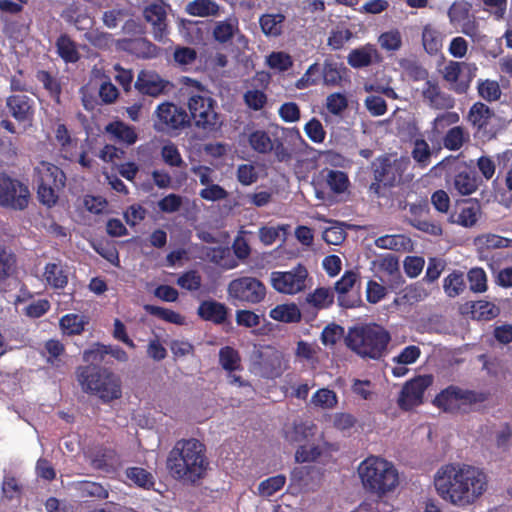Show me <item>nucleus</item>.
<instances>
[{"label": "nucleus", "instance_id": "nucleus-52", "mask_svg": "<svg viewBox=\"0 0 512 512\" xmlns=\"http://www.w3.org/2000/svg\"><path fill=\"white\" fill-rule=\"evenodd\" d=\"M60 326L68 335H79L84 331L85 321L77 314H66L60 319Z\"/></svg>", "mask_w": 512, "mask_h": 512}, {"label": "nucleus", "instance_id": "nucleus-4", "mask_svg": "<svg viewBox=\"0 0 512 512\" xmlns=\"http://www.w3.org/2000/svg\"><path fill=\"white\" fill-rule=\"evenodd\" d=\"M347 347L364 359L380 360L386 355L390 333L376 323L360 324L349 329Z\"/></svg>", "mask_w": 512, "mask_h": 512}, {"label": "nucleus", "instance_id": "nucleus-46", "mask_svg": "<svg viewBox=\"0 0 512 512\" xmlns=\"http://www.w3.org/2000/svg\"><path fill=\"white\" fill-rule=\"evenodd\" d=\"M471 7V4L464 0L453 2L447 11L450 24L458 25L468 20Z\"/></svg>", "mask_w": 512, "mask_h": 512}, {"label": "nucleus", "instance_id": "nucleus-38", "mask_svg": "<svg viewBox=\"0 0 512 512\" xmlns=\"http://www.w3.org/2000/svg\"><path fill=\"white\" fill-rule=\"evenodd\" d=\"M118 461V455L115 449L102 447L95 451L91 457V465L97 470L108 471Z\"/></svg>", "mask_w": 512, "mask_h": 512}, {"label": "nucleus", "instance_id": "nucleus-17", "mask_svg": "<svg viewBox=\"0 0 512 512\" xmlns=\"http://www.w3.org/2000/svg\"><path fill=\"white\" fill-rule=\"evenodd\" d=\"M143 17L151 25L154 40L163 42L169 34L167 12L163 3L153 2L143 10Z\"/></svg>", "mask_w": 512, "mask_h": 512}, {"label": "nucleus", "instance_id": "nucleus-33", "mask_svg": "<svg viewBox=\"0 0 512 512\" xmlns=\"http://www.w3.org/2000/svg\"><path fill=\"white\" fill-rule=\"evenodd\" d=\"M285 16L281 13H266L260 19V27L266 36L277 37L282 34Z\"/></svg>", "mask_w": 512, "mask_h": 512}, {"label": "nucleus", "instance_id": "nucleus-48", "mask_svg": "<svg viewBox=\"0 0 512 512\" xmlns=\"http://www.w3.org/2000/svg\"><path fill=\"white\" fill-rule=\"evenodd\" d=\"M85 38L92 46L100 50H109L114 43L112 34L99 29L86 32Z\"/></svg>", "mask_w": 512, "mask_h": 512}, {"label": "nucleus", "instance_id": "nucleus-26", "mask_svg": "<svg viewBox=\"0 0 512 512\" xmlns=\"http://www.w3.org/2000/svg\"><path fill=\"white\" fill-rule=\"evenodd\" d=\"M495 116L494 111L483 102H475L469 109L467 121L477 132L486 130L490 120Z\"/></svg>", "mask_w": 512, "mask_h": 512}, {"label": "nucleus", "instance_id": "nucleus-28", "mask_svg": "<svg viewBox=\"0 0 512 512\" xmlns=\"http://www.w3.org/2000/svg\"><path fill=\"white\" fill-rule=\"evenodd\" d=\"M378 57V52L373 45H365L350 51L347 62L352 68H363L372 64L373 58Z\"/></svg>", "mask_w": 512, "mask_h": 512}, {"label": "nucleus", "instance_id": "nucleus-37", "mask_svg": "<svg viewBox=\"0 0 512 512\" xmlns=\"http://www.w3.org/2000/svg\"><path fill=\"white\" fill-rule=\"evenodd\" d=\"M17 269V257L11 249L0 245V284L6 282Z\"/></svg>", "mask_w": 512, "mask_h": 512}, {"label": "nucleus", "instance_id": "nucleus-60", "mask_svg": "<svg viewBox=\"0 0 512 512\" xmlns=\"http://www.w3.org/2000/svg\"><path fill=\"white\" fill-rule=\"evenodd\" d=\"M476 243L486 248H508L512 247V239L496 234H484L476 238Z\"/></svg>", "mask_w": 512, "mask_h": 512}, {"label": "nucleus", "instance_id": "nucleus-6", "mask_svg": "<svg viewBox=\"0 0 512 512\" xmlns=\"http://www.w3.org/2000/svg\"><path fill=\"white\" fill-rule=\"evenodd\" d=\"M432 170L445 172L447 181L451 179V189L461 196H469L476 192L481 184L474 167L457 156H447L437 163Z\"/></svg>", "mask_w": 512, "mask_h": 512}, {"label": "nucleus", "instance_id": "nucleus-3", "mask_svg": "<svg viewBox=\"0 0 512 512\" xmlns=\"http://www.w3.org/2000/svg\"><path fill=\"white\" fill-rule=\"evenodd\" d=\"M82 391L110 403L122 397V381L119 375L98 365H82L75 371Z\"/></svg>", "mask_w": 512, "mask_h": 512}, {"label": "nucleus", "instance_id": "nucleus-41", "mask_svg": "<svg viewBox=\"0 0 512 512\" xmlns=\"http://www.w3.org/2000/svg\"><path fill=\"white\" fill-rule=\"evenodd\" d=\"M36 79L43 85L50 97L57 103H60L62 86L59 79L46 70H39L36 74Z\"/></svg>", "mask_w": 512, "mask_h": 512}, {"label": "nucleus", "instance_id": "nucleus-14", "mask_svg": "<svg viewBox=\"0 0 512 512\" xmlns=\"http://www.w3.org/2000/svg\"><path fill=\"white\" fill-rule=\"evenodd\" d=\"M30 196L25 183L0 173V206L22 211L28 207Z\"/></svg>", "mask_w": 512, "mask_h": 512}, {"label": "nucleus", "instance_id": "nucleus-9", "mask_svg": "<svg viewBox=\"0 0 512 512\" xmlns=\"http://www.w3.org/2000/svg\"><path fill=\"white\" fill-rule=\"evenodd\" d=\"M196 87L197 92L190 95L188 108L195 126L206 131H214L219 126V115L216 112V101L209 96V91L198 81L187 78Z\"/></svg>", "mask_w": 512, "mask_h": 512}, {"label": "nucleus", "instance_id": "nucleus-49", "mask_svg": "<svg viewBox=\"0 0 512 512\" xmlns=\"http://www.w3.org/2000/svg\"><path fill=\"white\" fill-rule=\"evenodd\" d=\"M145 311L152 316L162 319L168 323L182 325L184 323V317L171 309L163 308L155 305H145Z\"/></svg>", "mask_w": 512, "mask_h": 512}, {"label": "nucleus", "instance_id": "nucleus-51", "mask_svg": "<svg viewBox=\"0 0 512 512\" xmlns=\"http://www.w3.org/2000/svg\"><path fill=\"white\" fill-rule=\"evenodd\" d=\"M161 157L163 162L170 167H184V162L178 147L173 142L164 144L161 148Z\"/></svg>", "mask_w": 512, "mask_h": 512}, {"label": "nucleus", "instance_id": "nucleus-23", "mask_svg": "<svg viewBox=\"0 0 512 512\" xmlns=\"http://www.w3.org/2000/svg\"><path fill=\"white\" fill-rule=\"evenodd\" d=\"M116 47L143 59L154 57L156 52V46L145 38L119 39L116 41Z\"/></svg>", "mask_w": 512, "mask_h": 512}, {"label": "nucleus", "instance_id": "nucleus-11", "mask_svg": "<svg viewBox=\"0 0 512 512\" xmlns=\"http://www.w3.org/2000/svg\"><path fill=\"white\" fill-rule=\"evenodd\" d=\"M227 294L233 304H258L266 297V287L262 281L252 276L233 279L227 287Z\"/></svg>", "mask_w": 512, "mask_h": 512}, {"label": "nucleus", "instance_id": "nucleus-30", "mask_svg": "<svg viewBox=\"0 0 512 512\" xmlns=\"http://www.w3.org/2000/svg\"><path fill=\"white\" fill-rule=\"evenodd\" d=\"M346 68L342 63L333 59H325L322 67V80L326 86H339L343 80Z\"/></svg>", "mask_w": 512, "mask_h": 512}, {"label": "nucleus", "instance_id": "nucleus-19", "mask_svg": "<svg viewBox=\"0 0 512 512\" xmlns=\"http://www.w3.org/2000/svg\"><path fill=\"white\" fill-rule=\"evenodd\" d=\"M457 209L449 216V221L465 228H471L478 222L481 206L477 199H465L457 203Z\"/></svg>", "mask_w": 512, "mask_h": 512}, {"label": "nucleus", "instance_id": "nucleus-64", "mask_svg": "<svg viewBox=\"0 0 512 512\" xmlns=\"http://www.w3.org/2000/svg\"><path fill=\"white\" fill-rule=\"evenodd\" d=\"M348 107L346 96L340 92L328 95L326 99V108L333 115H339Z\"/></svg>", "mask_w": 512, "mask_h": 512}, {"label": "nucleus", "instance_id": "nucleus-61", "mask_svg": "<svg viewBox=\"0 0 512 512\" xmlns=\"http://www.w3.org/2000/svg\"><path fill=\"white\" fill-rule=\"evenodd\" d=\"M267 64L271 69H276L281 72L289 70L293 66V60L288 53L279 51L272 52L267 57Z\"/></svg>", "mask_w": 512, "mask_h": 512}, {"label": "nucleus", "instance_id": "nucleus-57", "mask_svg": "<svg viewBox=\"0 0 512 512\" xmlns=\"http://www.w3.org/2000/svg\"><path fill=\"white\" fill-rule=\"evenodd\" d=\"M286 483V477L282 474L269 477L259 484V492L265 497H270L281 490Z\"/></svg>", "mask_w": 512, "mask_h": 512}, {"label": "nucleus", "instance_id": "nucleus-43", "mask_svg": "<svg viewBox=\"0 0 512 512\" xmlns=\"http://www.w3.org/2000/svg\"><path fill=\"white\" fill-rule=\"evenodd\" d=\"M397 403L404 411L412 410L416 406V376L404 384L399 393Z\"/></svg>", "mask_w": 512, "mask_h": 512}, {"label": "nucleus", "instance_id": "nucleus-32", "mask_svg": "<svg viewBox=\"0 0 512 512\" xmlns=\"http://www.w3.org/2000/svg\"><path fill=\"white\" fill-rule=\"evenodd\" d=\"M315 429L313 423L294 421L290 428L285 429V439L291 443L303 442L314 435Z\"/></svg>", "mask_w": 512, "mask_h": 512}, {"label": "nucleus", "instance_id": "nucleus-34", "mask_svg": "<svg viewBox=\"0 0 512 512\" xmlns=\"http://www.w3.org/2000/svg\"><path fill=\"white\" fill-rule=\"evenodd\" d=\"M43 276L47 284L55 289H63L68 283V275L58 263H47Z\"/></svg>", "mask_w": 512, "mask_h": 512}, {"label": "nucleus", "instance_id": "nucleus-12", "mask_svg": "<svg viewBox=\"0 0 512 512\" xmlns=\"http://www.w3.org/2000/svg\"><path fill=\"white\" fill-rule=\"evenodd\" d=\"M250 359L260 375L268 379L280 377L287 368L282 352L270 345L256 347Z\"/></svg>", "mask_w": 512, "mask_h": 512}, {"label": "nucleus", "instance_id": "nucleus-53", "mask_svg": "<svg viewBox=\"0 0 512 512\" xmlns=\"http://www.w3.org/2000/svg\"><path fill=\"white\" fill-rule=\"evenodd\" d=\"M127 477L137 486L150 489L154 485L153 475L141 467H131L126 471Z\"/></svg>", "mask_w": 512, "mask_h": 512}, {"label": "nucleus", "instance_id": "nucleus-42", "mask_svg": "<svg viewBox=\"0 0 512 512\" xmlns=\"http://www.w3.org/2000/svg\"><path fill=\"white\" fill-rule=\"evenodd\" d=\"M219 363L228 372L242 369L240 354L231 346H224L219 350Z\"/></svg>", "mask_w": 512, "mask_h": 512}, {"label": "nucleus", "instance_id": "nucleus-7", "mask_svg": "<svg viewBox=\"0 0 512 512\" xmlns=\"http://www.w3.org/2000/svg\"><path fill=\"white\" fill-rule=\"evenodd\" d=\"M410 166V158L406 156L394 160L387 155L376 158L372 163L374 182L371 183L369 190L377 197L383 196L382 186L393 187L410 179Z\"/></svg>", "mask_w": 512, "mask_h": 512}, {"label": "nucleus", "instance_id": "nucleus-58", "mask_svg": "<svg viewBox=\"0 0 512 512\" xmlns=\"http://www.w3.org/2000/svg\"><path fill=\"white\" fill-rule=\"evenodd\" d=\"M107 355V345L102 343H94L89 349L83 352V361L88 363L87 365H98L104 361Z\"/></svg>", "mask_w": 512, "mask_h": 512}, {"label": "nucleus", "instance_id": "nucleus-44", "mask_svg": "<svg viewBox=\"0 0 512 512\" xmlns=\"http://www.w3.org/2000/svg\"><path fill=\"white\" fill-rule=\"evenodd\" d=\"M59 56L66 62H76L79 59L75 42L67 35L62 34L56 41Z\"/></svg>", "mask_w": 512, "mask_h": 512}, {"label": "nucleus", "instance_id": "nucleus-2", "mask_svg": "<svg viewBox=\"0 0 512 512\" xmlns=\"http://www.w3.org/2000/svg\"><path fill=\"white\" fill-rule=\"evenodd\" d=\"M209 465L206 446L196 438L177 440L166 458L169 475L175 480L190 484L202 480Z\"/></svg>", "mask_w": 512, "mask_h": 512}, {"label": "nucleus", "instance_id": "nucleus-27", "mask_svg": "<svg viewBox=\"0 0 512 512\" xmlns=\"http://www.w3.org/2000/svg\"><path fill=\"white\" fill-rule=\"evenodd\" d=\"M464 62L449 61L442 71L443 79L451 85V88L459 94L465 93L469 82L459 81Z\"/></svg>", "mask_w": 512, "mask_h": 512}, {"label": "nucleus", "instance_id": "nucleus-29", "mask_svg": "<svg viewBox=\"0 0 512 512\" xmlns=\"http://www.w3.org/2000/svg\"><path fill=\"white\" fill-rule=\"evenodd\" d=\"M238 31V19L236 17H229L223 21L216 22L212 34L215 41L226 44L233 39Z\"/></svg>", "mask_w": 512, "mask_h": 512}, {"label": "nucleus", "instance_id": "nucleus-15", "mask_svg": "<svg viewBox=\"0 0 512 512\" xmlns=\"http://www.w3.org/2000/svg\"><path fill=\"white\" fill-rule=\"evenodd\" d=\"M308 271L299 264L290 271H274L271 273L272 287L283 294H296L306 287Z\"/></svg>", "mask_w": 512, "mask_h": 512}, {"label": "nucleus", "instance_id": "nucleus-16", "mask_svg": "<svg viewBox=\"0 0 512 512\" xmlns=\"http://www.w3.org/2000/svg\"><path fill=\"white\" fill-rule=\"evenodd\" d=\"M325 184L329 192L325 191L319 182H312L315 190V196L321 201H331L333 196L345 193L350 186L348 175L341 170H327L325 175Z\"/></svg>", "mask_w": 512, "mask_h": 512}, {"label": "nucleus", "instance_id": "nucleus-18", "mask_svg": "<svg viewBox=\"0 0 512 512\" xmlns=\"http://www.w3.org/2000/svg\"><path fill=\"white\" fill-rule=\"evenodd\" d=\"M171 86L168 80L151 70H141L135 81V88L142 95L159 97L168 91Z\"/></svg>", "mask_w": 512, "mask_h": 512}, {"label": "nucleus", "instance_id": "nucleus-5", "mask_svg": "<svg viewBox=\"0 0 512 512\" xmlns=\"http://www.w3.org/2000/svg\"><path fill=\"white\" fill-rule=\"evenodd\" d=\"M359 476L368 492L382 497L399 484L398 471L394 465L380 457L371 456L359 466Z\"/></svg>", "mask_w": 512, "mask_h": 512}, {"label": "nucleus", "instance_id": "nucleus-20", "mask_svg": "<svg viewBox=\"0 0 512 512\" xmlns=\"http://www.w3.org/2000/svg\"><path fill=\"white\" fill-rule=\"evenodd\" d=\"M9 114L19 123L28 122L34 116V100L25 94H13L6 99Z\"/></svg>", "mask_w": 512, "mask_h": 512}, {"label": "nucleus", "instance_id": "nucleus-35", "mask_svg": "<svg viewBox=\"0 0 512 512\" xmlns=\"http://www.w3.org/2000/svg\"><path fill=\"white\" fill-rule=\"evenodd\" d=\"M106 131L117 140L132 145L137 141L135 129L123 121H113L106 126Z\"/></svg>", "mask_w": 512, "mask_h": 512}, {"label": "nucleus", "instance_id": "nucleus-36", "mask_svg": "<svg viewBox=\"0 0 512 512\" xmlns=\"http://www.w3.org/2000/svg\"><path fill=\"white\" fill-rule=\"evenodd\" d=\"M273 320L284 323H297L301 320V312L296 304H280L269 313Z\"/></svg>", "mask_w": 512, "mask_h": 512}, {"label": "nucleus", "instance_id": "nucleus-1", "mask_svg": "<svg viewBox=\"0 0 512 512\" xmlns=\"http://www.w3.org/2000/svg\"><path fill=\"white\" fill-rule=\"evenodd\" d=\"M487 485V475L483 470L467 464H446L434 475L437 494L458 507L474 504L485 493Z\"/></svg>", "mask_w": 512, "mask_h": 512}, {"label": "nucleus", "instance_id": "nucleus-56", "mask_svg": "<svg viewBox=\"0 0 512 512\" xmlns=\"http://www.w3.org/2000/svg\"><path fill=\"white\" fill-rule=\"evenodd\" d=\"M467 277L471 291L483 293L487 290V276L482 268L475 267L470 269Z\"/></svg>", "mask_w": 512, "mask_h": 512}, {"label": "nucleus", "instance_id": "nucleus-21", "mask_svg": "<svg viewBox=\"0 0 512 512\" xmlns=\"http://www.w3.org/2000/svg\"><path fill=\"white\" fill-rule=\"evenodd\" d=\"M197 315L203 321L223 325L228 321L229 308L214 299L203 300L197 308Z\"/></svg>", "mask_w": 512, "mask_h": 512}, {"label": "nucleus", "instance_id": "nucleus-54", "mask_svg": "<svg viewBox=\"0 0 512 512\" xmlns=\"http://www.w3.org/2000/svg\"><path fill=\"white\" fill-rule=\"evenodd\" d=\"M374 264L382 272H385L391 277L399 276V259L392 253H387L379 256Z\"/></svg>", "mask_w": 512, "mask_h": 512}, {"label": "nucleus", "instance_id": "nucleus-63", "mask_svg": "<svg viewBox=\"0 0 512 512\" xmlns=\"http://www.w3.org/2000/svg\"><path fill=\"white\" fill-rule=\"evenodd\" d=\"M304 131L307 137L314 143H322L326 136L322 123L315 117L305 124Z\"/></svg>", "mask_w": 512, "mask_h": 512}, {"label": "nucleus", "instance_id": "nucleus-62", "mask_svg": "<svg viewBox=\"0 0 512 512\" xmlns=\"http://www.w3.org/2000/svg\"><path fill=\"white\" fill-rule=\"evenodd\" d=\"M177 285L188 291H197L202 285V278L196 270H189L178 277Z\"/></svg>", "mask_w": 512, "mask_h": 512}, {"label": "nucleus", "instance_id": "nucleus-10", "mask_svg": "<svg viewBox=\"0 0 512 512\" xmlns=\"http://www.w3.org/2000/svg\"><path fill=\"white\" fill-rule=\"evenodd\" d=\"M487 400V394L450 385L433 400L435 406L444 412H467L472 405Z\"/></svg>", "mask_w": 512, "mask_h": 512}, {"label": "nucleus", "instance_id": "nucleus-25", "mask_svg": "<svg viewBox=\"0 0 512 512\" xmlns=\"http://www.w3.org/2000/svg\"><path fill=\"white\" fill-rule=\"evenodd\" d=\"M444 39L445 34L435 25L427 24L423 27L422 46L430 56L441 55V58L444 59L442 53Z\"/></svg>", "mask_w": 512, "mask_h": 512}, {"label": "nucleus", "instance_id": "nucleus-39", "mask_svg": "<svg viewBox=\"0 0 512 512\" xmlns=\"http://www.w3.org/2000/svg\"><path fill=\"white\" fill-rule=\"evenodd\" d=\"M219 10L220 7L214 0H193L186 6V12L197 17L216 16Z\"/></svg>", "mask_w": 512, "mask_h": 512}, {"label": "nucleus", "instance_id": "nucleus-13", "mask_svg": "<svg viewBox=\"0 0 512 512\" xmlns=\"http://www.w3.org/2000/svg\"><path fill=\"white\" fill-rule=\"evenodd\" d=\"M187 112L172 102L159 104L154 112L153 128L160 133H171L189 125Z\"/></svg>", "mask_w": 512, "mask_h": 512}, {"label": "nucleus", "instance_id": "nucleus-22", "mask_svg": "<svg viewBox=\"0 0 512 512\" xmlns=\"http://www.w3.org/2000/svg\"><path fill=\"white\" fill-rule=\"evenodd\" d=\"M360 279L357 271H345L342 277L335 283L334 289L338 294V303L344 308H353L360 301L357 298H350L348 293L354 287L355 283Z\"/></svg>", "mask_w": 512, "mask_h": 512}, {"label": "nucleus", "instance_id": "nucleus-31", "mask_svg": "<svg viewBox=\"0 0 512 512\" xmlns=\"http://www.w3.org/2000/svg\"><path fill=\"white\" fill-rule=\"evenodd\" d=\"M207 256L212 263L225 270L234 269L239 265L238 260L235 259L228 247H211L207 252Z\"/></svg>", "mask_w": 512, "mask_h": 512}, {"label": "nucleus", "instance_id": "nucleus-55", "mask_svg": "<svg viewBox=\"0 0 512 512\" xmlns=\"http://www.w3.org/2000/svg\"><path fill=\"white\" fill-rule=\"evenodd\" d=\"M306 300L314 307L323 309L329 307L333 303L334 295L329 289L320 287L315 289L313 293L308 294Z\"/></svg>", "mask_w": 512, "mask_h": 512}, {"label": "nucleus", "instance_id": "nucleus-50", "mask_svg": "<svg viewBox=\"0 0 512 512\" xmlns=\"http://www.w3.org/2000/svg\"><path fill=\"white\" fill-rule=\"evenodd\" d=\"M478 94L488 102H494L500 99L501 89L496 80H480L477 85Z\"/></svg>", "mask_w": 512, "mask_h": 512}, {"label": "nucleus", "instance_id": "nucleus-8", "mask_svg": "<svg viewBox=\"0 0 512 512\" xmlns=\"http://www.w3.org/2000/svg\"><path fill=\"white\" fill-rule=\"evenodd\" d=\"M34 172L39 202L49 208L53 207L59 199V192L65 187V173L55 164L46 161L40 162Z\"/></svg>", "mask_w": 512, "mask_h": 512}, {"label": "nucleus", "instance_id": "nucleus-24", "mask_svg": "<svg viewBox=\"0 0 512 512\" xmlns=\"http://www.w3.org/2000/svg\"><path fill=\"white\" fill-rule=\"evenodd\" d=\"M422 96L424 101L434 109L447 110L453 108L455 105V100L452 96L442 92L437 83L429 80L425 83Z\"/></svg>", "mask_w": 512, "mask_h": 512}, {"label": "nucleus", "instance_id": "nucleus-45", "mask_svg": "<svg viewBox=\"0 0 512 512\" xmlns=\"http://www.w3.org/2000/svg\"><path fill=\"white\" fill-rule=\"evenodd\" d=\"M469 139V135L461 126L450 128L443 138L444 147L448 150H459Z\"/></svg>", "mask_w": 512, "mask_h": 512}, {"label": "nucleus", "instance_id": "nucleus-40", "mask_svg": "<svg viewBox=\"0 0 512 512\" xmlns=\"http://www.w3.org/2000/svg\"><path fill=\"white\" fill-rule=\"evenodd\" d=\"M251 149L259 154H269L274 149V142L264 130H255L248 136Z\"/></svg>", "mask_w": 512, "mask_h": 512}, {"label": "nucleus", "instance_id": "nucleus-47", "mask_svg": "<svg viewBox=\"0 0 512 512\" xmlns=\"http://www.w3.org/2000/svg\"><path fill=\"white\" fill-rule=\"evenodd\" d=\"M465 287L466 285L463 273L458 271H453L443 280L444 291L452 298L460 295L464 291Z\"/></svg>", "mask_w": 512, "mask_h": 512}, {"label": "nucleus", "instance_id": "nucleus-59", "mask_svg": "<svg viewBox=\"0 0 512 512\" xmlns=\"http://www.w3.org/2000/svg\"><path fill=\"white\" fill-rule=\"evenodd\" d=\"M311 402L318 407L331 409L337 404V395L334 391L322 388L312 396Z\"/></svg>", "mask_w": 512, "mask_h": 512}]
</instances>
